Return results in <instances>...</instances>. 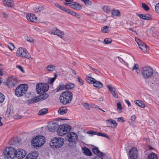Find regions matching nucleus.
<instances>
[{
	"instance_id": "obj_1",
	"label": "nucleus",
	"mask_w": 159,
	"mask_h": 159,
	"mask_svg": "<svg viewBox=\"0 0 159 159\" xmlns=\"http://www.w3.org/2000/svg\"><path fill=\"white\" fill-rule=\"evenodd\" d=\"M72 98V94L71 92L66 91L61 94L59 98L61 103L66 104L70 102Z\"/></svg>"
},
{
	"instance_id": "obj_2",
	"label": "nucleus",
	"mask_w": 159,
	"mask_h": 159,
	"mask_svg": "<svg viewBox=\"0 0 159 159\" xmlns=\"http://www.w3.org/2000/svg\"><path fill=\"white\" fill-rule=\"evenodd\" d=\"M64 142V139L63 138L55 137L52 139L50 144L51 148H57L62 146Z\"/></svg>"
},
{
	"instance_id": "obj_3",
	"label": "nucleus",
	"mask_w": 159,
	"mask_h": 159,
	"mask_svg": "<svg viewBox=\"0 0 159 159\" xmlns=\"http://www.w3.org/2000/svg\"><path fill=\"white\" fill-rule=\"evenodd\" d=\"M16 150L12 147H9L5 149L3 152V157L7 159H13L16 157Z\"/></svg>"
},
{
	"instance_id": "obj_4",
	"label": "nucleus",
	"mask_w": 159,
	"mask_h": 159,
	"mask_svg": "<svg viewBox=\"0 0 159 159\" xmlns=\"http://www.w3.org/2000/svg\"><path fill=\"white\" fill-rule=\"evenodd\" d=\"M141 73L144 79H150L153 76V70L150 66H145L143 67L142 69Z\"/></svg>"
},
{
	"instance_id": "obj_5",
	"label": "nucleus",
	"mask_w": 159,
	"mask_h": 159,
	"mask_svg": "<svg viewBox=\"0 0 159 159\" xmlns=\"http://www.w3.org/2000/svg\"><path fill=\"white\" fill-rule=\"evenodd\" d=\"M45 142V138L43 136H37L33 138L31 143L34 147H40L42 146Z\"/></svg>"
},
{
	"instance_id": "obj_6",
	"label": "nucleus",
	"mask_w": 159,
	"mask_h": 159,
	"mask_svg": "<svg viewBox=\"0 0 159 159\" xmlns=\"http://www.w3.org/2000/svg\"><path fill=\"white\" fill-rule=\"evenodd\" d=\"M71 126L67 125H59L57 132V134L60 136H63L68 133L70 130Z\"/></svg>"
},
{
	"instance_id": "obj_7",
	"label": "nucleus",
	"mask_w": 159,
	"mask_h": 159,
	"mask_svg": "<svg viewBox=\"0 0 159 159\" xmlns=\"http://www.w3.org/2000/svg\"><path fill=\"white\" fill-rule=\"evenodd\" d=\"M27 84H21L18 86L15 90V94L18 97H21L25 94L28 90Z\"/></svg>"
},
{
	"instance_id": "obj_8",
	"label": "nucleus",
	"mask_w": 159,
	"mask_h": 159,
	"mask_svg": "<svg viewBox=\"0 0 159 159\" xmlns=\"http://www.w3.org/2000/svg\"><path fill=\"white\" fill-rule=\"evenodd\" d=\"M16 56L18 57H24L28 59L30 58L31 56L27 50L22 47H20L17 50Z\"/></svg>"
},
{
	"instance_id": "obj_9",
	"label": "nucleus",
	"mask_w": 159,
	"mask_h": 159,
	"mask_svg": "<svg viewBox=\"0 0 159 159\" xmlns=\"http://www.w3.org/2000/svg\"><path fill=\"white\" fill-rule=\"evenodd\" d=\"M78 136L75 133L73 132H70L68 134L66 137V139L69 142V145L70 146H72L75 144L77 141Z\"/></svg>"
},
{
	"instance_id": "obj_10",
	"label": "nucleus",
	"mask_w": 159,
	"mask_h": 159,
	"mask_svg": "<svg viewBox=\"0 0 159 159\" xmlns=\"http://www.w3.org/2000/svg\"><path fill=\"white\" fill-rule=\"evenodd\" d=\"M36 88L38 93L40 94L47 92L49 89V86L46 83H39L37 84Z\"/></svg>"
},
{
	"instance_id": "obj_11",
	"label": "nucleus",
	"mask_w": 159,
	"mask_h": 159,
	"mask_svg": "<svg viewBox=\"0 0 159 159\" xmlns=\"http://www.w3.org/2000/svg\"><path fill=\"white\" fill-rule=\"evenodd\" d=\"M135 40L138 44L139 48L143 52H146L147 51L148 49V48L147 45L143 42H142L140 39L138 38H135Z\"/></svg>"
},
{
	"instance_id": "obj_12",
	"label": "nucleus",
	"mask_w": 159,
	"mask_h": 159,
	"mask_svg": "<svg viewBox=\"0 0 159 159\" xmlns=\"http://www.w3.org/2000/svg\"><path fill=\"white\" fill-rule=\"evenodd\" d=\"M122 58H121L119 57H117V58L119 60V61L121 62L120 60H121L122 61L125 62L126 64L128 63H130L133 61L134 57L131 56L129 55H125L122 56Z\"/></svg>"
},
{
	"instance_id": "obj_13",
	"label": "nucleus",
	"mask_w": 159,
	"mask_h": 159,
	"mask_svg": "<svg viewBox=\"0 0 159 159\" xmlns=\"http://www.w3.org/2000/svg\"><path fill=\"white\" fill-rule=\"evenodd\" d=\"M129 155L131 159H136L138 157V151L136 148H132L129 151Z\"/></svg>"
},
{
	"instance_id": "obj_14",
	"label": "nucleus",
	"mask_w": 159,
	"mask_h": 159,
	"mask_svg": "<svg viewBox=\"0 0 159 159\" xmlns=\"http://www.w3.org/2000/svg\"><path fill=\"white\" fill-rule=\"evenodd\" d=\"M16 157L18 158H22L24 157L26 155L25 151L22 149H19L16 150Z\"/></svg>"
},
{
	"instance_id": "obj_15",
	"label": "nucleus",
	"mask_w": 159,
	"mask_h": 159,
	"mask_svg": "<svg viewBox=\"0 0 159 159\" xmlns=\"http://www.w3.org/2000/svg\"><path fill=\"white\" fill-rule=\"evenodd\" d=\"M88 82L90 84H93V86L99 89L102 88L103 86L102 84L96 80H88Z\"/></svg>"
},
{
	"instance_id": "obj_16",
	"label": "nucleus",
	"mask_w": 159,
	"mask_h": 159,
	"mask_svg": "<svg viewBox=\"0 0 159 159\" xmlns=\"http://www.w3.org/2000/svg\"><path fill=\"white\" fill-rule=\"evenodd\" d=\"M3 84L9 87H11L17 84L16 80H6V81L3 82Z\"/></svg>"
},
{
	"instance_id": "obj_17",
	"label": "nucleus",
	"mask_w": 159,
	"mask_h": 159,
	"mask_svg": "<svg viewBox=\"0 0 159 159\" xmlns=\"http://www.w3.org/2000/svg\"><path fill=\"white\" fill-rule=\"evenodd\" d=\"M38 155L36 151L31 152L26 156L25 159H36Z\"/></svg>"
},
{
	"instance_id": "obj_18",
	"label": "nucleus",
	"mask_w": 159,
	"mask_h": 159,
	"mask_svg": "<svg viewBox=\"0 0 159 159\" xmlns=\"http://www.w3.org/2000/svg\"><path fill=\"white\" fill-rule=\"evenodd\" d=\"M3 2L6 7H12L14 6V4L13 0H3Z\"/></svg>"
},
{
	"instance_id": "obj_19",
	"label": "nucleus",
	"mask_w": 159,
	"mask_h": 159,
	"mask_svg": "<svg viewBox=\"0 0 159 159\" xmlns=\"http://www.w3.org/2000/svg\"><path fill=\"white\" fill-rule=\"evenodd\" d=\"M26 18L28 20L32 22H35L36 21L37 17L33 14H27Z\"/></svg>"
},
{
	"instance_id": "obj_20",
	"label": "nucleus",
	"mask_w": 159,
	"mask_h": 159,
	"mask_svg": "<svg viewBox=\"0 0 159 159\" xmlns=\"http://www.w3.org/2000/svg\"><path fill=\"white\" fill-rule=\"evenodd\" d=\"M93 153L97 155V157L104 156V154L102 152L99 151L98 148L95 147L92 149Z\"/></svg>"
},
{
	"instance_id": "obj_21",
	"label": "nucleus",
	"mask_w": 159,
	"mask_h": 159,
	"mask_svg": "<svg viewBox=\"0 0 159 159\" xmlns=\"http://www.w3.org/2000/svg\"><path fill=\"white\" fill-rule=\"evenodd\" d=\"M138 16L141 19H143L147 20H150L152 19V16L149 14H138Z\"/></svg>"
},
{
	"instance_id": "obj_22",
	"label": "nucleus",
	"mask_w": 159,
	"mask_h": 159,
	"mask_svg": "<svg viewBox=\"0 0 159 159\" xmlns=\"http://www.w3.org/2000/svg\"><path fill=\"white\" fill-rule=\"evenodd\" d=\"M59 125L57 122L52 123L48 127L49 130L52 132H54L57 128H58Z\"/></svg>"
},
{
	"instance_id": "obj_23",
	"label": "nucleus",
	"mask_w": 159,
	"mask_h": 159,
	"mask_svg": "<svg viewBox=\"0 0 159 159\" xmlns=\"http://www.w3.org/2000/svg\"><path fill=\"white\" fill-rule=\"evenodd\" d=\"M83 152L85 155L90 156L92 154L90 150L86 147H84L82 148Z\"/></svg>"
},
{
	"instance_id": "obj_24",
	"label": "nucleus",
	"mask_w": 159,
	"mask_h": 159,
	"mask_svg": "<svg viewBox=\"0 0 159 159\" xmlns=\"http://www.w3.org/2000/svg\"><path fill=\"white\" fill-rule=\"evenodd\" d=\"M46 70L49 72L55 71L57 69V66L52 64H50L48 65L46 68Z\"/></svg>"
},
{
	"instance_id": "obj_25",
	"label": "nucleus",
	"mask_w": 159,
	"mask_h": 159,
	"mask_svg": "<svg viewBox=\"0 0 159 159\" xmlns=\"http://www.w3.org/2000/svg\"><path fill=\"white\" fill-rule=\"evenodd\" d=\"M106 122L107 125H108L109 127H110V124H112L113 125V126L112 127V128H114L117 125V123L116 121L112 119L108 120H106Z\"/></svg>"
},
{
	"instance_id": "obj_26",
	"label": "nucleus",
	"mask_w": 159,
	"mask_h": 159,
	"mask_svg": "<svg viewBox=\"0 0 159 159\" xmlns=\"http://www.w3.org/2000/svg\"><path fill=\"white\" fill-rule=\"evenodd\" d=\"M111 14L112 17H113L115 16H120V11L118 10H114L111 11Z\"/></svg>"
},
{
	"instance_id": "obj_27",
	"label": "nucleus",
	"mask_w": 159,
	"mask_h": 159,
	"mask_svg": "<svg viewBox=\"0 0 159 159\" xmlns=\"http://www.w3.org/2000/svg\"><path fill=\"white\" fill-rule=\"evenodd\" d=\"M67 109H63V108H61L58 111L59 114L61 115H63L66 114L67 112Z\"/></svg>"
},
{
	"instance_id": "obj_28",
	"label": "nucleus",
	"mask_w": 159,
	"mask_h": 159,
	"mask_svg": "<svg viewBox=\"0 0 159 159\" xmlns=\"http://www.w3.org/2000/svg\"><path fill=\"white\" fill-rule=\"evenodd\" d=\"M56 35H57L61 39H63L65 34L63 32L58 29L56 33Z\"/></svg>"
},
{
	"instance_id": "obj_29",
	"label": "nucleus",
	"mask_w": 159,
	"mask_h": 159,
	"mask_svg": "<svg viewBox=\"0 0 159 159\" xmlns=\"http://www.w3.org/2000/svg\"><path fill=\"white\" fill-rule=\"evenodd\" d=\"M75 85L73 84L68 83L65 85L66 89H70L73 88Z\"/></svg>"
},
{
	"instance_id": "obj_30",
	"label": "nucleus",
	"mask_w": 159,
	"mask_h": 159,
	"mask_svg": "<svg viewBox=\"0 0 159 159\" xmlns=\"http://www.w3.org/2000/svg\"><path fill=\"white\" fill-rule=\"evenodd\" d=\"M134 102L135 104L142 108H143L145 107L144 105L139 100H135Z\"/></svg>"
},
{
	"instance_id": "obj_31",
	"label": "nucleus",
	"mask_w": 159,
	"mask_h": 159,
	"mask_svg": "<svg viewBox=\"0 0 159 159\" xmlns=\"http://www.w3.org/2000/svg\"><path fill=\"white\" fill-rule=\"evenodd\" d=\"M39 97L40 101H41L47 98L48 97V95L47 93H44L41 95Z\"/></svg>"
},
{
	"instance_id": "obj_32",
	"label": "nucleus",
	"mask_w": 159,
	"mask_h": 159,
	"mask_svg": "<svg viewBox=\"0 0 159 159\" xmlns=\"http://www.w3.org/2000/svg\"><path fill=\"white\" fill-rule=\"evenodd\" d=\"M48 112V109L47 108H43L40 110L39 113V115H42L46 114Z\"/></svg>"
},
{
	"instance_id": "obj_33",
	"label": "nucleus",
	"mask_w": 159,
	"mask_h": 159,
	"mask_svg": "<svg viewBox=\"0 0 159 159\" xmlns=\"http://www.w3.org/2000/svg\"><path fill=\"white\" fill-rule=\"evenodd\" d=\"M148 159H158L157 155L154 153L149 154L148 157Z\"/></svg>"
},
{
	"instance_id": "obj_34",
	"label": "nucleus",
	"mask_w": 159,
	"mask_h": 159,
	"mask_svg": "<svg viewBox=\"0 0 159 159\" xmlns=\"http://www.w3.org/2000/svg\"><path fill=\"white\" fill-rule=\"evenodd\" d=\"M73 7L78 10H80L82 9V7L80 5L77 3L75 2L74 4L72 5Z\"/></svg>"
},
{
	"instance_id": "obj_35",
	"label": "nucleus",
	"mask_w": 159,
	"mask_h": 159,
	"mask_svg": "<svg viewBox=\"0 0 159 159\" xmlns=\"http://www.w3.org/2000/svg\"><path fill=\"white\" fill-rule=\"evenodd\" d=\"M109 27L107 26H103L101 28V31L103 33H108L110 30L108 29Z\"/></svg>"
},
{
	"instance_id": "obj_36",
	"label": "nucleus",
	"mask_w": 159,
	"mask_h": 159,
	"mask_svg": "<svg viewBox=\"0 0 159 159\" xmlns=\"http://www.w3.org/2000/svg\"><path fill=\"white\" fill-rule=\"evenodd\" d=\"M65 89H66L65 85L64 84L60 85L57 88V92H59Z\"/></svg>"
},
{
	"instance_id": "obj_37",
	"label": "nucleus",
	"mask_w": 159,
	"mask_h": 159,
	"mask_svg": "<svg viewBox=\"0 0 159 159\" xmlns=\"http://www.w3.org/2000/svg\"><path fill=\"white\" fill-rule=\"evenodd\" d=\"M103 11L107 13H110L111 12V9L107 6H105L103 8Z\"/></svg>"
},
{
	"instance_id": "obj_38",
	"label": "nucleus",
	"mask_w": 159,
	"mask_h": 159,
	"mask_svg": "<svg viewBox=\"0 0 159 159\" xmlns=\"http://www.w3.org/2000/svg\"><path fill=\"white\" fill-rule=\"evenodd\" d=\"M43 9V7H36L34 8V10L36 12H38L41 11Z\"/></svg>"
},
{
	"instance_id": "obj_39",
	"label": "nucleus",
	"mask_w": 159,
	"mask_h": 159,
	"mask_svg": "<svg viewBox=\"0 0 159 159\" xmlns=\"http://www.w3.org/2000/svg\"><path fill=\"white\" fill-rule=\"evenodd\" d=\"M97 135L99 136H102L104 137L107 138V139H109V137L107 134L101 133H97Z\"/></svg>"
},
{
	"instance_id": "obj_40",
	"label": "nucleus",
	"mask_w": 159,
	"mask_h": 159,
	"mask_svg": "<svg viewBox=\"0 0 159 159\" xmlns=\"http://www.w3.org/2000/svg\"><path fill=\"white\" fill-rule=\"evenodd\" d=\"M40 101L39 97H36L32 99L31 101V102L32 103H36Z\"/></svg>"
},
{
	"instance_id": "obj_41",
	"label": "nucleus",
	"mask_w": 159,
	"mask_h": 159,
	"mask_svg": "<svg viewBox=\"0 0 159 159\" xmlns=\"http://www.w3.org/2000/svg\"><path fill=\"white\" fill-rule=\"evenodd\" d=\"M107 86L111 93L112 92H113V91L115 90V88L113 86H111L109 84H107Z\"/></svg>"
},
{
	"instance_id": "obj_42",
	"label": "nucleus",
	"mask_w": 159,
	"mask_h": 159,
	"mask_svg": "<svg viewBox=\"0 0 159 159\" xmlns=\"http://www.w3.org/2000/svg\"><path fill=\"white\" fill-rule=\"evenodd\" d=\"M112 42L111 39L110 38H106L105 39L103 43L105 44H108L111 43Z\"/></svg>"
},
{
	"instance_id": "obj_43",
	"label": "nucleus",
	"mask_w": 159,
	"mask_h": 159,
	"mask_svg": "<svg viewBox=\"0 0 159 159\" xmlns=\"http://www.w3.org/2000/svg\"><path fill=\"white\" fill-rule=\"evenodd\" d=\"M58 30V29L57 28H54L52 29L51 31V34L53 35H56Z\"/></svg>"
},
{
	"instance_id": "obj_44",
	"label": "nucleus",
	"mask_w": 159,
	"mask_h": 159,
	"mask_svg": "<svg viewBox=\"0 0 159 159\" xmlns=\"http://www.w3.org/2000/svg\"><path fill=\"white\" fill-rule=\"evenodd\" d=\"M142 7L145 11H148L149 10V8L148 5L144 3H143L142 6Z\"/></svg>"
},
{
	"instance_id": "obj_45",
	"label": "nucleus",
	"mask_w": 159,
	"mask_h": 159,
	"mask_svg": "<svg viewBox=\"0 0 159 159\" xmlns=\"http://www.w3.org/2000/svg\"><path fill=\"white\" fill-rule=\"evenodd\" d=\"M5 96L2 93H0V103H2L4 101Z\"/></svg>"
},
{
	"instance_id": "obj_46",
	"label": "nucleus",
	"mask_w": 159,
	"mask_h": 159,
	"mask_svg": "<svg viewBox=\"0 0 159 159\" xmlns=\"http://www.w3.org/2000/svg\"><path fill=\"white\" fill-rule=\"evenodd\" d=\"M112 95L116 98H117L118 97V95L116 92V91L115 90L113 91V92H112L111 93Z\"/></svg>"
},
{
	"instance_id": "obj_47",
	"label": "nucleus",
	"mask_w": 159,
	"mask_h": 159,
	"mask_svg": "<svg viewBox=\"0 0 159 159\" xmlns=\"http://www.w3.org/2000/svg\"><path fill=\"white\" fill-rule=\"evenodd\" d=\"M117 109L119 111H121L122 108L121 107V104L120 102H118L117 105Z\"/></svg>"
},
{
	"instance_id": "obj_48",
	"label": "nucleus",
	"mask_w": 159,
	"mask_h": 159,
	"mask_svg": "<svg viewBox=\"0 0 159 159\" xmlns=\"http://www.w3.org/2000/svg\"><path fill=\"white\" fill-rule=\"evenodd\" d=\"M8 47L11 51L14 50L15 48L14 45L12 43H10L8 45Z\"/></svg>"
},
{
	"instance_id": "obj_49",
	"label": "nucleus",
	"mask_w": 159,
	"mask_h": 159,
	"mask_svg": "<svg viewBox=\"0 0 159 159\" xmlns=\"http://www.w3.org/2000/svg\"><path fill=\"white\" fill-rule=\"evenodd\" d=\"M90 68L96 74H98L100 72V71L98 69L96 68H94L92 67H90Z\"/></svg>"
},
{
	"instance_id": "obj_50",
	"label": "nucleus",
	"mask_w": 159,
	"mask_h": 159,
	"mask_svg": "<svg viewBox=\"0 0 159 159\" xmlns=\"http://www.w3.org/2000/svg\"><path fill=\"white\" fill-rule=\"evenodd\" d=\"M16 67L19 69L22 73H24L25 72L23 68L20 65H17L16 66Z\"/></svg>"
},
{
	"instance_id": "obj_51",
	"label": "nucleus",
	"mask_w": 159,
	"mask_h": 159,
	"mask_svg": "<svg viewBox=\"0 0 159 159\" xmlns=\"http://www.w3.org/2000/svg\"><path fill=\"white\" fill-rule=\"evenodd\" d=\"M83 105L87 109L89 110L90 109V106L87 103H84L83 104Z\"/></svg>"
},
{
	"instance_id": "obj_52",
	"label": "nucleus",
	"mask_w": 159,
	"mask_h": 159,
	"mask_svg": "<svg viewBox=\"0 0 159 159\" xmlns=\"http://www.w3.org/2000/svg\"><path fill=\"white\" fill-rule=\"evenodd\" d=\"M11 144L12 145H15L17 143V141L14 139H12L10 141Z\"/></svg>"
},
{
	"instance_id": "obj_53",
	"label": "nucleus",
	"mask_w": 159,
	"mask_h": 159,
	"mask_svg": "<svg viewBox=\"0 0 159 159\" xmlns=\"http://www.w3.org/2000/svg\"><path fill=\"white\" fill-rule=\"evenodd\" d=\"M83 2L86 5H89L91 4V2L89 0H84Z\"/></svg>"
},
{
	"instance_id": "obj_54",
	"label": "nucleus",
	"mask_w": 159,
	"mask_h": 159,
	"mask_svg": "<svg viewBox=\"0 0 159 159\" xmlns=\"http://www.w3.org/2000/svg\"><path fill=\"white\" fill-rule=\"evenodd\" d=\"M139 65L138 64H135L133 66V68L132 69V70H136L139 68Z\"/></svg>"
},
{
	"instance_id": "obj_55",
	"label": "nucleus",
	"mask_w": 159,
	"mask_h": 159,
	"mask_svg": "<svg viewBox=\"0 0 159 159\" xmlns=\"http://www.w3.org/2000/svg\"><path fill=\"white\" fill-rule=\"evenodd\" d=\"M101 20L103 21H105L107 20V16L104 15H102L101 16Z\"/></svg>"
},
{
	"instance_id": "obj_56",
	"label": "nucleus",
	"mask_w": 159,
	"mask_h": 159,
	"mask_svg": "<svg viewBox=\"0 0 159 159\" xmlns=\"http://www.w3.org/2000/svg\"><path fill=\"white\" fill-rule=\"evenodd\" d=\"M155 8L157 12L159 13V3L155 6Z\"/></svg>"
},
{
	"instance_id": "obj_57",
	"label": "nucleus",
	"mask_w": 159,
	"mask_h": 159,
	"mask_svg": "<svg viewBox=\"0 0 159 159\" xmlns=\"http://www.w3.org/2000/svg\"><path fill=\"white\" fill-rule=\"evenodd\" d=\"M88 134H92V135H94L97 134V133L95 131H89L87 132Z\"/></svg>"
},
{
	"instance_id": "obj_58",
	"label": "nucleus",
	"mask_w": 159,
	"mask_h": 159,
	"mask_svg": "<svg viewBox=\"0 0 159 159\" xmlns=\"http://www.w3.org/2000/svg\"><path fill=\"white\" fill-rule=\"evenodd\" d=\"M124 121V118L122 117L119 118L117 120V121L118 122H123Z\"/></svg>"
},
{
	"instance_id": "obj_59",
	"label": "nucleus",
	"mask_w": 159,
	"mask_h": 159,
	"mask_svg": "<svg viewBox=\"0 0 159 159\" xmlns=\"http://www.w3.org/2000/svg\"><path fill=\"white\" fill-rule=\"evenodd\" d=\"M27 40L28 41L32 43H34V40L31 38H28L27 39Z\"/></svg>"
},
{
	"instance_id": "obj_60",
	"label": "nucleus",
	"mask_w": 159,
	"mask_h": 159,
	"mask_svg": "<svg viewBox=\"0 0 159 159\" xmlns=\"http://www.w3.org/2000/svg\"><path fill=\"white\" fill-rule=\"evenodd\" d=\"M57 74L56 73H54V77L53 78H50L49 80H56V79L57 78Z\"/></svg>"
},
{
	"instance_id": "obj_61",
	"label": "nucleus",
	"mask_w": 159,
	"mask_h": 159,
	"mask_svg": "<svg viewBox=\"0 0 159 159\" xmlns=\"http://www.w3.org/2000/svg\"><path fill=\"white\" fill-rule=\"evenodd\" d=\"M154 75H155V79H159V74L157 72L155 73Z\"/></svg>"
},
{
	"instance_id": "obj_62",
	"label": "nucleus",
	"mask_w": 159,
	"mask_h": 159,
	"mask_svg": "<svg viewBox=\"0 0 159 159\" xmlns=\"http://www.w3.org/2000/svg\"><path fill=\"white\" fill-rule=\"evenodd\" d=\"M91 76V74H89L88 76H87V77L85 79V80H89V78L90 79H92V80H95L94 78L90 77Z\"/></svg>"
},
{
	"instance_id": "obj_63",
	"label": "nucleus",
	"mask_w": 159,
	"mask_h": 159,
	"mask_svg": "<svg viewBox=\"0 0 159 159\" xmlns=\"http://www.w3.org/2000/svg\"><path fill=\"white\" fill-rule=\"evenodd\" d=\"M103 156L101 157H96L93 159H103Z\"/></svg>"
},
{
	"instance_id": "obj_64",
	"label": "nucleus",
	"mask_w": 159,
	"mask_h": 159,
	"mask_svg": "<svg viewBox=\"0 0 159 159\" xmlns=\"http://www.w3.org/2000/svg\"><path fill=\"white\" fill-rule=\"evenodd\" d=\"M70 14L74 16H75V14L76 13L75 12H74L72 11H70V12H69V13Z\"/></svg>"
}]
</instances>
